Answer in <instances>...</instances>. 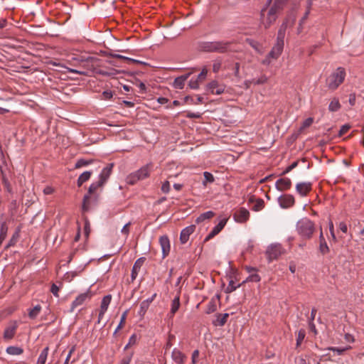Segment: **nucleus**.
Returning <instances> with one entry per match:
<instances>
[{"label": "nucleus", "instance_id": "nucleus-1", "mask_svg": "<svg viewBox=\"0 0 364 364\" xmlns=\"http://www.w3.org/2000/svg\"><path fill=\"white\" fill-rule=\"evenodd\" d=\"M113 166V164H107L100 173L98 181L92 183L90 186L87 193L84 196L82 200V209L83 212L89 211L92 199L95 201L97 200L98 195H95L96 191L98 188H102L107 182L111 175Z\"/></svg>", "mask_w": 364, "mask_h": 364}, {"label": "nucleus", "instance_id": "nucleus-2", "mask_svg": "<svg viewBox=\"0 0 364 364\" xmlns=\"http://www.w3.org/2000/svg\"><path fill=\"white\" fill-rule=\"evenodd\" d=\"M294 21L295 16H293L291 19L287 18L281 25L278 31L276 43L267 58L263 60L264 64L269 65L272 60H277L281 55L284 49L286 30L289 24L292 25Z\"/></svg>", "mask_w": 364, "mask_h": 364}, {"label": "nucleus", "instance_id": "nucleus-3", "mask_svg": "<svg viewBox=\"0 0 364 364\" xmlns=\"http://www.w3.org/2000/svg\"><path fill=\"white\" fill-rule=\"evenodd\" d=\"M286 1L287 0H275L272 6L268 11H262L261 21L266 28L276 21L277 14L283 9Z\"/></svg>", "mask_w": 364, "mask_h": 364}, {"label": "nucleus", "instance_id": "nucleus-4", "mask_svg": "<svg viewBox=\"0 0 364 364\" xmlns=\"http://www.w3.org/2000/svg\"><path fill=\"white\" fill-rule=\"evenodd\" d=\"M73 65L76 67H82V69H69V71L73 73H77L80 75H87L89 71H92L95 68V58L93 57L77 56L73 58Z\"/></svg>", "mask_w": 364, "mask_h": 364}, {"label": "nucleus", "instance_id": "nucleus-5", "mask_svg": "<svg viewBox=\"0 0 364 364\" xmlns=\"http://www.w3.org/2000/svg\"><path fill=\"white\" fill-rule=\"evenodd\" d=\"M232 43L230 41H214L204 43L202 48L206 52L224 53L232 51Z\"/></svg>", "mask_w": 364, "mask_h": 364}, {"label": "nucleus", "instance_id": "nucleus-6", "mask_svg": "<svg viewBox=\"0 0 364 364\" xmlns=\"http://www.w3.org/2000/svg\"><path fill=\"white\" fill-rule=\"evenodd\" d=\"M315 230L314 223L305 218L297 222L296 231L304 239H310Z\"/></svg>", "mask_w": 364, "mask_h": 364}, {"label": "nucleus", "instance_id": "nucleus-7", "mask_svg": "<svg viewBox=\"0 0 364 364\" xmlns=\"http://www.w3.org/2000/svg\"><path fill=\"white\" fill-rule=\"evenodd\" d=\"M345 77V69L339 67L328 76L326 80V85L330 90H334L343 83Z\"/></svg>", "mask_w": 364, "mask_h": 364}, {"label": "nucleus", "instance_id": "nucleus-8", "mask_svg": "<svg viewBox=\"0 0 364 364\" xmlns=\"http://www.w3.org/2000/svg\"><path fill=\"white\" fill-rule=\"evenodd\" d=\"M152 167L151 164H148L138 171L131 173L127 177V182L131 185L135 184L137 181L143 180L149 176L150 171Z\"/></svg>", "mask_w": 364, "mask_h": 364}, {"label": "nucleus", "instance_id": "nucleus-9", "mask_svg": "<svg viewBox=\"0 0 364 364\" xmlns=\"http://www.w3.org/2000/svg\"><path fill=\"white\" fill-rule=\"evenodd\" d=\"M284 252L280 244H272L267 250V255L269 260L275 259Z\"/></svg>", "mask_w": 364, "mask_h": 364}, {"label": "nucleus", "instance_id": "nucleus-10", "mask_svg": "<svg viewBox=\"0 0 364 364\" xmlns=\"http://www.w3.org/2000/svg\"><path fill=\"white\" fill-rule=\"evenodd\" d=\"M279 205L282 208H288L294 204V198L292 195L284 194L278 198Z\"/></svg>", "mask_w": 364, "mask_h": 364}, {"label": "nucleus", "instance_id": "nucleus-11", "mask_svg": "<svg viewBox=\"0 0 364 364\" xmlns=\"http://www.w3.org/2000/svg\"><path fill=\"white\" fill-rule=\"evenodd\" d=\"M311 182H301L296 185V192L302 197L306 196L311 190Z\"/></svg>", "mask_w": 364, "mask_h": 364}, {"label": "nucleus", "instance_id": "nucleus-12", "mask_svg": "<svg viewBox=\"0 0 364 364\" xmlns=\"http://www.w3.org/2000/svg\"><path fill=\"white\" fill-rule=\"evenodd\" d=\"M228 221V219L224 218L221 220L217 225H215L213 230L210 231V232L206 236L205 238V242L208 241L209 240L214 237L216 235H218L225 227L226 223Z\"/></svg>", "mask_w": 364, "mask_h": 364}, {"label": "nucleus", "instance_id": "nucleus-13", "mask_svg": "<svg viewBox=\"0 0 364 364\" xmlns=\"http://www.w3.org/2000/svg\"><path fill=\"white\" fill-rule=\"evenodd\" d=\"M91 294L90 291H87L80 294L72 303L70 311H73L74 309L82 305L87 299H90Z\"/></svg>", "mask_w": 364, "mask_h": 364}, {"label": "nucleus", "instance_id": "nucleus-14", "mask_svg": "<svg viewBox=\"0 0 364 364\" xmlns=\"http://www.w3.org/2000/svg\"><path fill=\"white\" fill-rule=\"evenodd\" d=\"M159 244L162 250L163 258H165L170 252V241L166 235L161 236L159 238Z\"/></svg>", "mask_w": 364, "mask_h": 364}, {"label": "nucleus", "instance_id": "nucleus-15", "mask_svg": "<svg viewBox=\"0 0 364 364\" xmlns=\"http://www.w3.org/2000/svg\"><path fill=\"white\" fill-rule=\"evenodd\" d=\"M277 189L279 191L289 190L291 186V181L289 178H281L275 183Z\"/></svg>", "mask_w": 364, "mask_h": 364}, {"label": "nucleus", "instance_id": "nucleus-16", "mask_svg": "<svg viewBox=\"0 0 364 364\" xmlns=\"http://www.w3.org/2000/svg\"><path fill=\"white\" fill-rule=\"evenodd\" d=\"M196 226L191 225L182 230L180 235V241L182 244H185L188 242L190 235L194 232Z\"/></svg>", "mask_w": 364, "mask_h": 364}, {"label": "nucleus", "instance_id": "nucleus-17", "mask_svg": "<svg viewBox=\"0 0 364 364\" xmlns=\"http://www.w3.org/2000/svg\"><path fill=\"white\" fill-rule=\"evenodd\" d=\"M249 215L247 210L241 208L234 213V218L238 223H243L248 220Z\"/></svg>", "mask_w": 364, "mask_h": 364}, {"label": "nucleus", "instance_id": "nucleus-18", "mask_svg": "<svg viewBox=\"0 0 364 364\" xmlns=\"http://www.w3.org/2000/svg\"><path fill=\"white\" fill-rule=\"evenodd\" d=\"M207 90L212 94L220 95L224 92L225 88L223 85H219L217 81H212L207 85Z\"/></svg>", "mask_w": 364, "mask_h": 364}, {"label": "nucleus", "instance_id": "nucleus-19", "mask_svg": "<svg viewBox=\"0 0 364 364\" xmlns=\"http://www.w3.org/2000/svg\"><path fill=\"white\" fill-rule=\"evenodd\" d=\"M145 259V257H140L134 262L131 274L132 282H133L136 278L138 272H139L141 266L144 264Z\"/></svg>", "mask_w": 364, "mask_h": 364}, {"label": "nucleus", "instance_id": "nucleus-20", "mask_svg": "<svg viewBox=\"0 0 364 364\" xmlns=\"http://www.w3.org/2000/svg\"><path fill=\"white\" fill-rule=\"evenodd\" d=\"M171 358L177 364H184L186 356L180 350L174 348L171 353Z\"/></svg>", "mask_w": 364, "mask_h": 364}, {"label": "nucleus", "instance_id": "nucleus-21", "mask_svg": "<svg viewBox=\"0 0 364 364\" xmlns=\"http://www.w3.org/2000/svg\"><path fill=\"white\" fill-rule=\"evenodd\" d=\"M16 328H17V323L16 321L14 322L13 323H11L7 328H6V329L4 330V339H6V340L11 339L16 333Z\"/></svg>", "mask_w": 364, "mask_h": 364}, {"label": "nucleus", "instance_id": "nucleus-22", "mask_svg": "<svg viewBox=\"0 0 364 364\" xmlns=\"http://www.w3.org/2000/svg\"><path fill=\"white\" fill-rule=\"evenodd\" d=\"M191 73H188L180 77H176L173 82V87L176 89H183L186 80L188 78Z\"/></svg>", "mask_w": 364, "mask_h": 364}, {"label": "nucleus", "instance_id": "nucleus-23", "mask_svg": "<svg viewBox=\"0 0 364 364\" xmlns=\"http://www.w3.org/2000/svg\"><path fill=\"white\" fill-rule=\"evenodd\" d=\"M228 317L229 314L227 313L217 314L216 319L213 321V323L215 326H223L227 322Z\"/></svg>", "mask_w": 364, "mask_h": 364}, {"label": "nucleus", "instance_id": "nucleus-24", "mask_svg": "<svg viewBox=\"0 0 364 364\" xmlns=\"http://www.w3.org/2000/svg\"><path fill=\"white\" fill-rule=\"evenodd\" d=\"M112 296L110 294L106 295L102 298L101 305H100V310L101 314H105L107 311L108 306L111 302Z\"/></svg>", "mask_w": 364, "mask_h": 364}, {"label": "nucleus", "instance_id": "nucleus-25", "mask_svg": "<svg viewBox=\"0 0 364 364\" xmlns=\"http://www.w3.org/2000/svg\"><path fill=\"white\" fill-rule=\"evenodd\" d=\"M215 216V213L211 211V210H209V211H207L205 213H203L202 214H200L196 219V223L197 224H199L206 220H210L213 217Z\"/></svg>", "mask_w": 364, "mask_h": 364}, {"label": "nucleus", "instance_id": "nucleus-26", "mask_svg": "<svg viewBox=\"0 0 364 364\" xmlns=\"http://www.w3.org/2000/svg\"><path fill=\"white\" fill-rule=\"evenodd\" d=\"M180 307V296L178 294L171 302V316H173Z\"/></svg>", "mask_w": 364, "mask_h": 364}, {"label": "nucleus", "instance_id": "nucleus-27", "mask_svg": "<svg viewBox=\"0 0 364 364\" xmlns=\"http://www.w3.org/2000/svg\"><path fill=\"white\" fill-rule=\"evenodd\" d=\"M92 175V171H85L77 178V186L80 187L83 183L88 181Z\"/></svg>", "mask_w": 364, "mask_h": 364}, {"label": "nucleus", "instance_id": "nucleus-28", "mask_svg": "<svg viewBox=\"0 0 364 364\" xmlns=\"http://www.w3.org/2000/svg\"><path fill=\"white\" fill-rule=\"evenodd\" d=\"M8 226L6 222H3L0 225V246L7 235Z\"/></svg>", "mask_w": 364, "mask_h": 364}, {"label": "nucleus", "instance_id": "nucleus-29", "mask_svg": "<svg viewBox=\"0 0 364 364\" xmlns=\"http://www.w3.org/2000/svg\"><path fill=\"white\" fill-rule=\"evenodd\" d=\"M48 350H49V348L48 347H46L41 353L39 357H38V361H37V364H45L46 360H47V357H48Z\"/></svg>", "mask_w": 364, "mask_h": 364}, {"label": "nucleus", "instance_id": "nucleus-30", "mask_svg": "<svg viewBox=\"0 0 364 364\" xmlns=\"http://www.w3.org/2000/svg\"><path fill=\"white\" fill-rule=\"evenodd\" d=\"M252 203H254L252 209L255 211H259L264 207V200L262 199L258 198L255 200L252 196Z\"/></svg>", "mask_w": 364, "mask_h": 364}, {"label": "nucleus", "instance_id": "nucleus-31", "mask_svg": "<svg viewBox=\"0 0 364 364\" xmlns=\"http://www.w3.org/2000/svg\"><path fill=\"white\" fill-rule=\"evenodd\" d=\"M23 352V350L21 348L16 346H9L6 348V353L13 355H21Z\"/></svg>", "mask_w": 364, "mask_h": 364}, {"label": "nucleus", "instance_id": "nucleus-32", "mask_svg": "<svg viewBox=\"0 0 364 364\" xmlns=\"http://www.w3.org/2000/svg\"><path fill=\"white\" fill-rule=\"evenodd\" d=\"M341 108V105L338 99L334 98L329 104L328 109L331 112H336Z\"/></svg>", "mask_w": 364, "mask_h": 364}, {"label": "nucleus", "instance_id": "nucleus-33", "mask_svg": "<svg viewBox=\"0 0 364 364\" xmlns=\"http://www.w3.org/2000/svg\"><path fill=\"white\" fill-rule=\"evenodd\" d=\"M216 309H217V306H216L215 301L214 299H211L207 305L205 313L208 314H210L211 313L215 312L216 311Z\"/></svg>", "mask_w": 364, "mask_h": 364}, {"label": "nucleus", "instance_id": "nucleus-34", "mask_svg": "<svg viewBox=\"0 0 364 364\" xmlns=\"http://www.w3.org/2000/svg\"><path fill=\"white\" fill-rule=\"evenodd\" d=\"M18 237H19L18 232H14V235H12L11 238L9 240L8 244L6 245L5 249L7 250L10 247L14 246L16 245V243L17 242Z\"/></svg>", "mask_w": 364, "mask_h": 364}, {"label": "nucleus", "instance_id": "nucleus-35", "mask_svg": "<svg viewBox=\"0 0 364 364\" xmlns=\"http://www.w3.org/2000/svg\"><path fill=\"white\" fill-rule=\"evenodd\" d=\"M92 161H93L92 160H86L84 159H80L77 160V161L76 162V164L75 165V168H80L82 166H85L89 164H91L92 163Z\"/></svg>", "mask_w": 364, "mask_h": 364}, {"label": "nucleus", "instance_id": "nucleus-36", "mask_svg": "<svg viewBox=\"0 0 364 364\" xmlns=\"http://www.w3.org/2000/svg\"><path fill=\"white\" fill-rule=\"evenodd\" d=\"M319 251L322 255H326L329 252L330 249L326 241L319 242Z\"/></svg>", "mask_w": 364, "mask_h": 364}, {"label": "nucleus", "instance_id": "nucleus-37", "mask_svg": "<svg viewBox=\"0 0 364 364\" xmlns=\"http://www.w3.org/2000/svg\"><path fill=\"white\" fill-rule=\"evenodd\" d=\"M306 336V331L304 329H300L297 333L296 346L299 347L303 342Z\"/></svg>", "mask_w": 364, "mask_h": 364}, {"label": "nucleus", "instance_id": "nucleus-38", "mask_svg": "<svg viewBox=\"0 0 364 364\" xmlns=\"http://www.w3.org/2000/svg\"><path fill=\"white\" fill-rule=\"evenodd\" d=\"M350 348L351 347L348 346L343 348L331 347L328 350L336 352L338 355H342L345 351L350 350Z\"/></svg>", "mask_w": 364, "mask_h": 364}, {"label": "nucleus", "instance_id": "nucleus-39", "mask_svg": "<svg viewBox=\"0 0 364 364\" xmlns=\"http://www.w3.org/2000/svg\"><path fill=\"white\" fill-rule=\"evenodd\" d=\"M41 307L40 305H36L33 309H32L29 314H28V316L31 318H35L38 315V314L40 313L41 311Z\"/></svg>", "mask_w": 364, "mask_h": 364}, {"label": "nucleus", "instance_id": "nucleus-40", "mask_svg": "<svg viewBox=\"0 0 364 364\" xmlns=\"http://www.w3.org/2000/svg\"><path fill=\"white\" fill-rule=\"evenodd\" d=\"M1 171L2 173V183H3L4 188L9 193H11V191H12L11 186L9 181H8V179L6 178L5 175L3 173L2 170H1Z\"/></svg>", "mask_w": 364, "mask_h": 364}, {"label": "nucleus", "instance_id": "nucleus-41", "mask_svg": "<svg viewBox=\"0 0 364 364\" xmlns=\"http://www.w3.org/2000/svg\"><path fill=\"white\" fill-rule=\"evenodd\" d=\"M127 314H128V310H126L122 315L121 316V319H120V322L118 325V326L117 327L115 331H114V334L119 331L120 330L123 325L125 323V321H126V318H127Z\"/></svg>", "mask_w": 364, "mask_h": 364}, {"label": "nucleus", "instance_id": "nucleus-42", "mask_svg": "<svg viewBox=\"0 0 364 364\" xmlns=\"http://www.w3.org/2000/svg\"><path fill=\"white\" fill-rule=\"evenodd\" d=\"M149 307V306L147 304V301H142L140 304V309L139 311V316H144Z\"/></svg>", "mask_w": 364, "mask_h": 364}, {"label": "nucleus", "instance_id": "nucleus-43", "mask_svg": "<svg viewBox=\"0 0 364 364\" xmlns=\"http://www.w3.org/2000/svg\"><path fill=\"white\" fill-rule=\"evenodd\" d=\"M110 55L114 57V58H119V59H124V60H126L127 61H129V62H132L134 63H142L141 62H140L139 60H134V59H132V58H127V57H125V56H123V55H119V54H112V53H110Z\"/></svg>", "mask_w": 364, "mask_h": 364}, {"label": "nucleus", "instance_id": "nucleus-44", "mask_svg": "<svg viewBox=\"0 0 364 364\" xmlns=\"http://www.w3.org/2000/svg\"><path fill=\"white\" fill-rule=\"evenodd\" d=\"M308 1V8H307V11H306L304 16H303V18L300 20V26L301 24H304L306 21V20L307 19L309 15V13H310V8H311V6L312 4V0H307Z\"/></svg>", "mask_w": 364, "mask_h": 364}, {"label": "nucleus", "instance_id": "nucleus-45", "mask_svg": "<svg viewBox=\"0 0 364 364\" xmlns=\"http://www.w3.org/2000/svg\"><path fill=\"white\" fill-rule=\"evenodd\" d=\"M313 122H314V118L309 117V118L306 119L304 121V122L301 127V129H304L307 127H309L313 124Z\"/></svg>", "mask_w": 364, "mask_h": 364}, {"label": "nucleus", "instance_id": "nucleus-46", "mask_svg": "<svg viewBox=\"0 0 364 364\" xmlns=\"http://www.w3.org/2000/svg\"><path fill=\"white\" fill-rule=\"evenodd\" d=\"M239 286H240V284H238L237 286L235 282L233 280H230L229 282V284H228V287H227L226 291L227 292H232V291H235L236 289V288L237 287H239Z\"/></svg>", "mask_w": 364, "mask_h": 364}, {"label": "nucleus", "instance_id": "nucleus-47", "mask_svg": "<svg viewBox=\"0 0 364 364\" xmlns=\"http://www.w3.org/2000/svg\"><path fill=\"white\" fill-rule=\"evenodd\" d=\"M200 82L196 78V79H191L188 82V86L191 89L196 90L199 87Z\"/></svg>", "mask_w": 364, "mask_h": 364}, {"label": "nucleus", "instance_id": "nucleus-48", "mask_svg": "<svg viewBox=\"0 0 364 364\" xmlns=\"http://www.w3.org/2000/svg\"><path fill=\"white\" fill-rule=\"evenodd\" d=\"M133 354H134L133 352H132V353L127 354L126 356H124L122 359L120 364H129L132 360Z\"/></svg>", "mask_w": 364, "mask_h": 364}, {"label": "nucleus", "instance_id": "nucleus-49", "mask_svg": "<svg viewBox=\"0 0 364 364\" xmlns=\"http://www.w3.org/2000/svg\"><path fill=\"white\" fill-rule=\"evenodd\" d=\"M328 225H329V231H330V233H331V237L332 238V240L334 242H337V238H336V235L334 233V227H333V222L331 220H330Z\"/></svg>", "mask_w": 364, "mask_h": 364}, {"label": "nucleus", "instance_id": "nucleus-50", "mask_svg": "<svg viewBox=\"0 0 364 364\" xmlns=\"http://www.w3.org/2000/svg\"><path fill=\"white\" fill-rule=\"evenodd\" d=\"M207 73H208L207 69L206 68H203L202 70V71L200 72V73L197 76L196 79L200 82H203L205 79Z\"/></svg>", "mask_w": 364, "mask_h": 364}, {"label": "nucleus", "instance_id": "nucleus-51", "mask_svg": "<svg viewBox=\"0 0 364 364\" xmlns=\"http://www.w3.org/2000/svg\"><path fill=\"white\" fill-rule=\"evenodd\" d=\"M131 225V222H129L127 223H126L124 227L122 228V229L121 230V232L126 236V237H128L129 234V227Z\"/></svg>", "mask_w": 364, "mask_h": 364}, {"label": "nucleus", "instance_id": "nucleus-52", "mask_svg": "<svg viewBox=\"0 0 364 364\" xmlns=\"http://www.w3.org/2000/svg\"><path fill=\"white\" fill-rule=\"evenodd\" d=\"M161 191L165 193H168L169 192L170 183L168 181H166L165 182L163 183L161 186Z\"/></svg>", "mask_w": 364, "mask_h": 364}, {"label": "nucleus", "instance_id": "nucleus-53", "mask_svg": "<svg viewBox=\"0 0 364 364\" xmlns=\"http://www.w3.org/2000/svg\"><path fill=\"white\" fill-rule=\"evenodd\" d=\"M203 175H204L205 182L212 183L214 181V177L210 173L205 171V172H204Z\"/></svg>", "mask_w": 364, "mask_h": 364}, {"label": "nucleus", "instance_id": "nucleus-54", "mask_svg": "<svg viewBox=\"0 0 364 364\" xmlns=\"http://www.w3.org/2000/svg\"><path fill=\"white\" fill-rule=\"evenodd\" d=\"M75 346H72L70 348V350L68 352V354L67 355L65 360L63 364H68L69 363L71 355L75 352Z\"/></svg>", "mask_w": 364, "mask_h": 364}, {"label": "nucleus", "instance_id": "nucleus-55", "mask_svg": "<svg viewBox=\"0 0 364 364\" xmlns=\"http://www.w3.org/2000/svg\"><path fill=\"white\" fill-rule=\"evenodd\" d=\"M112 96L113 93L111 90H105L102 92V97L104 100H109Z\"/></svg>", "mask_w": 364, "mask_h": 364}, {"label": "nucleus", "instance_id": "nucleus-56", "mask_svg": "<svg viewBox=\"0 0 364 364\" xmlns=\"http://www.w3.org/2000/svg\"><path fill=\"white\" fill-rule=\"evenodd\" d=\"M58 291H59V287L56 284H53L52 286H51V288H50V291L56 297L59 296H58Z\"/></svg>", "mask_w": 364, "mask_h": 364}, {"label": "nucleus", "instance_id": "nucleus-57", "mask_svg": "<svg viewBox=\"0 0 364 364\" xmlns=\"http://www.w3.org/2000/svg\"><path fill=\"white\" fill-rule=\"evenodd\" d=\"M350 129V126L348 124H344L341 127L340 131H339V135L342 136L345 134Z\"/></svg>", "mask_w": 364, "mask_h": 364}, {"label": "nucleus", "instance_id": "nucleus-58", "mask_svg": "<svg viewBox=\"0 0 364 364\" xmlns=\"http://www.w3.org/2000/svg\"><path fill=\"white\" fill-rule=\"evenodd\" d=\"M221 68V63L220 61H215L213 65V70L214 73H218Z\"/></svg>", "mask_w": 364, "mask_h": 364}, {"label": "nucleus", "instance_id": "nucleus-59", "mask_svg": "<svg viewBox=\"0 0 364 364\" xmlns=\"http://www.w3.org/2000/svg\"><path fill=\"white\" fill-rule=\"evenodd\" d=\"M267 81V77L265 75H262L257 80H254V82L256 84H264Z\"/></svg>", "mask_w": 364, "mask_h": 364}, {"label": "nucleus", "instance_id": "nucleus-60", "mask_svg": "<svg viewBox=\"0 0 364 364\" xmlns=\"http://www.w3.org/2000/svg\"><path fill=\"white\" fill-rule=\"evenodd\" d=\"M201 114L198 112L193 113V112H188L186 115L188 118L190 119H198L200 118Z\"/></svg>", "mask_w": 364, "mask_h": 364}, {"label": "nucleus", "instance_id": "nucleus-61", "mask_svg": "<svg viewBox=\"0 0 364 364\" xmlns=\"http://www.w3.org/2000/svg\"><path fill=\"white\" fill-rule=\"evenodd\" d=\"M199 356V351L198 350H195L192 353V364H196L197 361V358Z\"/></svg>", "mask_w": 364, "mask_h": 364}, {"label": "nucleus", "instance_id": "nucleus-62", "mask_svg": "<svg viewBox=\"0 0 364 364\" xmlns=\"http://www.w3.org/2000/svg\"><path fill=\"white\" fill-rule=\"evenodd\" d=\"M338 228L344 233H346L347 231H348L347 225L345 223H343V222H341V223H339Z\"/></svg>", "mask_w": 364, "mask_h": 364}, {"label": "nucleus", "instance_id": "nucleus-63", "mask_svg": "<svg viewBox=\"0 0 364 364\" xmlns=\"http://www.w3.org/2000/svg\"><path fill=\"white\" fill-rule=\"evenodd\" d=\"M54 191V189L51 186H46L43 189V193L45 195H50L52 194Z\"/></svg>", "mask_w": 364, "mask_h": 364}, {"label": "nucleus", "instance_id": "nucleus-64", "mask_svg": "<svg viewBox=\"0 0 364 364\" xmlns=\"http://www.w3.org/2000/svg\"><path fill=\"white\" fill-rule=\"evenodd\" d=\"M345 340L348 343H353L355 341L354 337L350 333H346L345 335Z\"/></svg>", "mask_w": 364, "mask_h": 364}]
</instances>
